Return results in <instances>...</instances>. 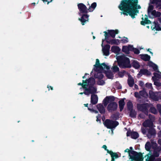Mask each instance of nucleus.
Masks as SVG:
<instances>
[{
	"instance_id": "6e6552de",
	"label": "nucleus",
	"mask_w": 161,
	"mask_h": 161,
	"mask_svg": "<svg viewBox=\"0 0 161 161\" xmlns=\"http://www.w3.org/2000/svg\"><path fill=\"white\" fill-rule=\"evenodd\" d=\"M125 152H128L129 153V156L130 157L129 159H131V160H136L135 155L136 153V152L134 151H130L129 149H126Z\"/></svg>"
},
{
	"instance_id": "c756f323",
	"label": "nucleus",
	"mask_w": 161,
	"mask_h": 161,
	"mask_svg": "<svg viewBox=\"0 0 161 161\" xmlns=\"http://www.w3.org/2000/svg\"><path fill=\"white\" fill-rule=\"evenodd\" d=\"M155 134V131L154 129L153 128L150 129L148 131V134L147 135V136L148 137L150 138V135H154Z\"/></svg>"
},
{
	"instance_id": "de8ad7c7",
	"label": "nucleus",
	"mask_w": 161,
	"mask_h": 161,
	"mask_svg": "<svg viewBox=\"0 0 161 161\" xmlns=\"http://www.w3.org/2000/svg\"><path fill=\"white\" fill-rule=\"evenodd\" d=\"M125 71H123V72H119L118 75L119 76L121 77H123L124 76V73Z\"/></svg>"
},
{
	"instance_id": "58836bf2",
	"label": "nucleus",
	"mask_w": 161,
	"mask_h": 161,
	"mask_svg": "<svg viewBox=\"0 0 161 161\" xmlns=\"http://www.w3.org/2000/svg\"><path fill=\"white\" fill-rule=\"evenodd\" d=\"M105 83V81L103 80H99L97 82V85L100 86H103Z\"/></svg>"
},
{
	"instance_id": "c85d7f7f",
	"label": "nucleus",
	"mask_w": 161,
	"mask_h": 161,
	"mask_svg": "<svg viewBox=\"0 0 161 161\" xmlns=\"http://www.w3.org/2000/svg\"><path fill=\"white\" fill-rule=\"evenodd\" d=\"M125 104L124 100H122L119 101V106L120 111H121L123 110Z\"/></svg>"
},
{
	"instance_id": "c9c22d12",
	"label": "nucleus",
	"mask_w": 161,
	"mask_h": 161,
	"mask_svg": "<svg viewBox=\"0 0 161 161\" xmlns=\"http://www.w3.org/2000/svg\"><path fill=\"white\" fill-rule=\"evenodd\" d=\"M108 153L111 155L112 158H117L118 157V155L116 153H114L112 152L109 151H108Z\"/></svg>"
},
{
	"instance_id": "9d476101",
	"label": "nucleus",
	"mask_w": 161,
	"mask_h": 161,
	"mask_svg": "<svg viewBox=\"0 0 161 161\" xmlns=\"http://www.w3.org/2000/svg\"><path fill=\"white\" fill-rule=\"evenodd\" d=\"M117 104L115 102L110 103L108 105V109L109 111H112L116 109L117 108Z\"/></svg>"
},
{
	"instance_id": "79ce46f5",
	"label": "nucleus",
	"mask_w": 161,
	"mask_h": 161,
	"mask_svg": "<svg viewBox=\"0 0 161 161\" xmlns=\"http://www.w3.org/2000/svg\"><path fill=\"white\" fill-rule=\"evenodd\" d=\"M150 111L151 113L154 114H156L157 113V110L155 108L153 107H151Z\"/></svg>"
},
{
	"instance_id": "9b49d317",
	"label": "nucleus",
	"mask_w": 161,
	"mask_h": 161,
	"mask_svg": "<svg viewBox=\"0 0 161 161\" xmlns=\"http://www.w3.org/2000/svg\"><path fill=\"white\" fill-rule=\"evenodd\" d=\"M110 48V46L108 45H107L104 47H103L102 51L104 55L108 56L109 55Z\"/></svg>"
},
{
	"instance_id": "39448f33",
	"label": "nucleus",
	"mask_w": 161,
	"mask_h": 161,
	"mask_svg": "<svg viewBox=\"0 0 161 161\" xmlns=\"http://www.w3.org/2000/svg\"><path fill=\"white\" fill-rule=\"evenodd\" d=\"M104 124L107 128L111 130H109V132L111 134H113L114 129L119 125V123L116 121L107 119L104 121Z\"/></svg>"
},
{
	"instance_id": "f257e3e1",
	"label": "nucleus",
	"mask_w": 161,
	"mask_h": 161,
	"mask_svg": "<svg viewBox=\"0 0 161 161\" xmlns=\"http://www.w3.org/2000/svg\"><path fill=\"white\" fill-rule=\"evenodd\" d=\"M138 0H122L119 6V9L123 12L121 14L128 15L129 14L132 18L134 19L135 16L139 13L138 9L141 7L138 5Z\"/></svg>"
},
{
	"instance_id": "680f3d73",
	"label": "nucleus",
	"mask_w": 161,
	"mask_h": 161,
	"mask_svg": "<svg viewBox=\"0 0 161 161\" xmlns=\"http://www.w3.org/2000/svg\"><path fill=\"white\" fill-rule=\"evenodd\" d=\"M47 87L49 88V87H50L51 88V90H53V87H52V86H50L49 87L48 86H47Z\"/></svg>"
},
{
	"instance_id": "0e129e2a",
	"label": "nucleus",
	"mask_w": 161,
	"mask_h": 161,
	"mask_svg": "<svg viewBox=\"0 0 161 161\" xmlns=\"http://www.w3.org/2000/svg\"><path fill=\"white\" fill-rule=\"evenodd\" d=\"M84 92H80V93L79 94H83V93L85 94V93H84Z\"/></svg>"
},
{
	"instance_id": "4468645a",
	"label": "nucleus",
	"mask_w": 161,
	"mask_h": 161,
	"mask_svg": "<svg viewBox=\"0 0 161 161\" xmlns=\"http://www.w3.org/2000/svg\"><path fill=\"white\" fill-rule=\"evenodd\" d=\"M137 107L139 110L145 112V114L147 112V110L148 108V107L147 104L138 105Z\"/></svg>"
},
{
	"instance_id": "72a5a7b5",
	"label": "nucleus",
	"mask_w": 161,
	"mask_h": 161,
	"mask_svg": "<svg viewBox=\"0 0 161 161\" xmlns=\"http://www.w3.org/2000/svg\"><path fill=\"white\" fill-rule=\"evenodd\" d=\"M140 73L142 74L150 75L151 73L147 70L143 69L140 70Z\"/></svg>"
},
{
	"instance_id": "5701e85b",
	"label": "nucleus",
	"mask_w": 161,
	"mask_h": 161,
	"mask_svg": "<svg viewBox=\"0 0 161 161\" xmlns=\"http://www.w3.org/2000/svg\"><path fill=\"white\" fill-rule=\"evenodd\" d=\"M140 56L141 58L145 61H148L150 58V56L147 54L141 55Z\"/></svg>"
},
{
	"instance_id": "a19ab883",
	"label": "nucleus",
	"mask_w": 161,
	"mask_h": 161,
	"mask_svg": "<svg viewBox=\"0 0 161 161\" xmlns=\"http://www.w3.org/2000/svg\"><path fill=\"white\" fill-rule=\"evenodd\" d=\"M150 143L149 142H147L145 145V149L147 151H149L150 150Z\"/></svg>"
},
{
	"instance_id": "473e14b6",
	"label": "nucleus",
	"mask_w": 161,
	"mask_h": 161,
	"mask_svg": "<svg viewBox=\"0 0 161 161\" xmlns=\"http://www.w3.org/2000/svg\"><path fill=\"white\" fill-rule=\"evenodd\" d=\"M139 92L140 95L144 97H146L148 96L147 93L144 89H143L142 91H140Z\"/></svg>"
},
{
	"instance_id": "13d9d810",
	"label": "nucleus",
	"mask_w": 161,
	"mask_h": 161,
	"mask_svg": "<svg viewBox=\"0 0 161 161\" xmlns=\"http://www.w3.org/2000/svg\"><path fill=\"white\" fill-rule=\"evenodd\" d=\"M158 142L159 144L161 145V139H160L158 140Z\"/></svg>"
},
{
	"instance_id": "20e7f679",
	"label": "nucleus",
	"mask_w": 161,
	"mask_h": 161,
	"mask_svg": "<svg viewBox=\"0 0 161 161\" xmlns=\"http://www.w3.org/2000/svg\"><path fill=\"white\" fill-rule=\"evenodd\" d=\"M109 69L108 66L104 63L100 64L99 60L97 59L96 60V64L94 65V69L97 72L95 75V77L99 79H102L103 75L102 73L106 72V69L108 70Z\"/></svg>"
},
{
	"instance_id": "a878e982",
	"label": "nucleus",
	"mask_w": 161,
	"mask_h": 161,
	"mask_svg": "<svg viewBox=\"0 0 161 161\" xmlns=\"http://www.w3.org/2000/svg\"><path fill=\"white\" fill-rule=\"evenodd\" d=\"M97 108L100 113H104L105 112V110L102 105L101 104H98L97 106Z\"/></svg>"
},
{
	"instance_id": "0eeeda50",
	"label": "nucleus",
	"mask_w": 161,
	"mask_h": 161,
	"mask_svg": "<svg viewBox=\"0 0 161 161\" xmlns=\"http://www.w3.org/2000/svg\"><path fill=\"white\" fill-rule=\"evenodd\" d=\"M104 33H105V39L106 40V41L108 43L111 44H114L116 45H118L120 43V42L119 40L118 39H113L109 40L107 38V32L106 31H104Z\"/></svg>"
},
{
	"instance_id": "412c9836",
	"label": "nucleus",
	"mask_w": 161,
	"mask_h": 161,
	"mask_svg": "<svg viewBox=\"0 0 161 161\" xmlns=\"http://www.w3.org/2000/svg\"><path fill=\"white\" fill-rule=\"evenodd\" d=\"M153 125L152 119L151 120H148L145 122L143 124V125L144 127H152Z\"/></svg>"
},
{
	"instance_id": "cd10ccee",
	"label": "nucleus",
	"mask_w": 161,
	"mask_h": 161,
	"mask_svg": "<svg viewBox=\"0 0 161 161\" xmlns=\"http://www.w3.org/2000/svg\"><path fill=\"white\" fill-rule=\"evenodd\" d=\"M132 64V66L136 69L139 68L140 66V65L138 62L136 60L133 61Z\"/></svg>"
},
{
	"instance_id": "393cba45",
	"label": "nucleus",
	"mask_w": 161,
	"mask_h": 161,
	"mask_svg": "<svg viewBox=\"0 0 161 161\" xmlns=\"http://www.w3.org/2000/svg\"><path fill=\"white\" fill-rule=\"evenodd\" d=\"M152 80L154 81V84L158 88L161 86V83L158 81V80H155L154 77H153Z\"/></svg>"
},
{
	"instance_id": "e433bc0d",
	"label": "nucleus",
	"mask_w": 161,
	"mask_h": 161,
	"mask_svg": "<svg viewBox=\"0 0 161 161\" xmlns=\"http://www.w3.org/2000/svg\"><path fill=\"white\" fill-rule=\"evenodd\" d=\"M153 5L151 4H149V7L148 9V15H150L151 12L153 11Z\"/></svg>"
},
{
	"instance_id": "8fccbe9b",
	"label": "nucleus",
	"mask_w": 161,
	"mask_h": 161,
	"mask_svg": "<svg viewBox=\"0 0 161 161\" xmlns=\"http://www.w3.org/2000/svg\"><path fill=\"white\" fill-rule=\"evenodd\" d=\"M135 96L137 98H140V95L139 94V93L138 92H135L134 93Z\"/></svg>"
},
{
	"instance_id": "f3484780",
	"label": "nucleus",
	"mask_w": 161,
	"mask_h": 161,
	"mask_svg": "<svg viewBox=\"0 0 161 161\" xmlns=\"http://www.w3.org/2000/svg\"><path fill=\"white\" fill-rule=\"evenodd\" d=\"M152 30L155 31H161V27H160L158 24L155 22H153L151 27Z\"/></svg>"
},
{
	"instance_id": "69168bd1",
	"label": "nucleus",
	"mask_w": 161,
	"mask_h": 161,
	"mask_svg": "<svg viewBox=\"0 0 161 161\" xmlns=\"http://www.w3.org/2000/svg\"><path fill=\"white\" fill-rule=\"evenodd\" d=\"M88 105V104H84L85 106H86V107H87Z\"/></svg>"
},
{
	"instance_id": "bf43d9fd",
	"label": "nucleus",
	"mask_w": 161,
	"mask_h": 161,
	"mask_svg": "<svg viewBox=\"0 0 161 161\" xmlns=\"http://www.w3.org/2000/svg\"><path fill=\"white\" fill-rule=\"evenodd\" d=\"M139 116L141 118H144V116L142 114H140Z\"/></svg>"
},
{
	"instance_id": "f8f14e48",
	"label": "nucleus",
	"mask_w": 161,
	"mask_h": 161,
	"mask_svg": "<svg viewBox=\"0 0 161 161\" xmlns=\"http://www.w3.org/2000/svg\"><path fill=\"white\" fill-rule=\"evenodd\" d=\"M133 49V46L130 45L124 46L123 47L122 50L126 53H129V51H132Z\"/></svg>"
},
{
	"instance_id": "7ed1b4c3",
	"label": "nucleus",
	"mask_w": 161,
	"mask_h": 161,
	"mask_svg": "<svg viewBox=\"0 0 161 161\" xmlns=\"http://www.w3.org/2000/svg\"><path fill=\"white\" fill-rule=\"evenodd\" d=\"M95 80L94 78H90L88 80H86L84 81L83 80L82 83H80L78 84L79 85H81L82 87L85 90V94L86 95H89L90 93H97V88L96 87L93 86L95 84Z\"/></svg>"
},
{
	"instance_id": "4c0bfd02",
	"label": "nucleus",
	"mask_w": 161,
	"mask_h": 161,
	"mask_svg": "<svg viewBox=\"0 0 161 161\" xmlns=\"http://www.w3.org/2000/svg\"><path fill=\"white\" fill-rule=\"evenodd\" d=\"M121 41L122 43H126L129 42V40L127 37H123L121 38Z\"/></svg>"
},
{
	"instance_id": "ddd939ff",
	"label": "nucleus",
	"mask_w": 161,
	"mask_h": 161,
	"mask_svg": "<svg viewBox=\"0 0 161 161\" xmlns=\"http://www.w3.org/2000/svg\"><path fill=\"white\" fill-rule=\"evenodd\" d=\"M78 8L80 10V14L82 13H86L87 10L86 6L82 3H80L78 5Z\"/></svg>"
},
{
	"instance_id": "423d86ee",
	"label": "nucleus",
	"mask_w": 161,
	"mask_h": 161,
	"mask_svg": "<svg viewBox=\"0 0 161 161\" xmlns=\"http://www.w3.org/2000/svg\"><path fill=\"white\" fill-rule=\"evenodd\" d=\"M148 65L149 66L152 67L154 70L155 71L153 73L154 76L155 78V80H158L161 78V73L158 70L157 66L153 63L150 62H149Z\"/></svg>"
},
{
	"instance_id": "09e8293b",
	"label": "nucleus",
	"mask_w": 161,
	"mask_h": 161,
	"mask_svg": "<svg viewBox=\"0 0 161 161\" xmlns=\"http://www.w3.org/2000/svg\"><path fill=\"white\" fill-rule=\"evenodd\" d=\"M157 108L159 111V112L161 113V105L158 104L157 106Z\"/></svg>"
},
{
	"instance_id": "a211bd4d",
	"label": "nucleus",
	"mask_w": 161,
	"mask_h": 161,
	"mask_svg": "<svg viewBox=\"0 0 161 161\" xmlns=\"http://www.w3.org/2000/svg\"><path fill=\"white\" fill-rule=\"evenodd\" d=\"M161 13L159 12H157L155 10L151 12L150 15H149V16L151 18H153L155 17H158L160 16Z\"/></svg>"
},
{
	"instance_id": "f704fd0d",
	"label": "nucleus",
	"mask_w": 161,
	"mask_h": 161,
	"mask_svg": "<svg viewBox=\"0 0 161 161\" xmlns=\"http://www.w3.org/2000/svg\"><path fill=\"white\" fill-rule=\"evenodd\" d=\"M97 4L95 3H93L91 7L89 8L88 10L90 12L92 11L96 7Z\"/></svg>"
},
{
	"instance_id": "2eb2a0df",
	"label": "nucleus",
	"mask_w": 161,
	"mask_h": 161,
	"mask_svg": "<svg viewBox=\"0 0 161 161\" xmlns=\"http://www.w3.org/2000/svg\"><path fill=\"white\" fill-rule=\"evenodd\" d=\"M88 18V16L87 15L84 14L82 15L81 19L79 18V19L81 21L82 25H84L86 22L88 21L89 19Z\"/></svg>"
},
{
	"instance_id": "e2e57ef3",
	"label": "nucleus",
	"mask_w": 161,
	"mask_h": 161,
	"mask_svg": "<svg viewBox=\"0 0 161 161\" xmlns=\"http://www.w3.org/2000/svg\"><path fill=\"white\" fill-rule=\"evenodd\" d=\"M115 161L114 158H112V160H111V161Z\"/></svg>"
},
{
	"instance_id": "864d4df0",
	"label": "nucleus",
	"mask_w": 161,
	"mask_h": 161,
	"mask_svg": "<svg viewBox=\"0 0 161 161\" xmlns=\"http://www.w3.org/2000/svg\"><path fill=\"white\" fill-rule=\"evenodd\" d=\"M139 85L141 86H142L144 85V83L143 81H140L139 82Z\"/></svg>"
},
{
	"instance_id": "49530a36",
	"label": "nucleus",
	"mask_w": 161,
	"mask_h": 161,
	"mask_svg": "<svg viewBox=\"0 0 161 161\" xmlns=\"http://www.w3.org/2000/svg\"><path fill=\"white\" fill-rule=\"evenodd\" d=\"M132 50H133L134 53L136 54H138L140 53V51L137 49L134 48H133V49Z\"/></svg>"
},
{
	"instance_id": "bb28decb",
	"label": "nucleus",
	"mask_w": 161,
	"mask_h": 161,
	"mask_svg": "<svg viewBox=\"0 0 161 161\" xmlns=\"http://www.w3.org/2000/svg\"><path fill=\"white\" fill-rule=\"evenodd\" d=\"M112 97H106L103 101V103L105 106H106L108 103L111 102V100L113 99Z\"/></svg>"
},
{
	"instance_id": "2f4dec72",
	"label": "nucleus",
	"mask_w": 161,
	"mask_h": 161,
	"mask_svg": "<svg viewBox=\"0 0 161 161\" xmlns=\"http://www.w3.org/2000/svg\"><path fill=\"white\" fill-rule=\"evenodd\" d=\"M130 135L131 137L134 139L137 138L139 136L138 133L136 132H131Z\"/></svg>"
},
{
	"instance_id": "5fc2aeb1",
	"label": "nucleus",
	"mask_w": 161,
	"mask_h": 161,
	"mask_svg": "<svg viewBox=\"0 0 161 161\" xmlns=\"http://www.w3.org/2000/svg\"><path fill=\"white\" fill-rule=\"evenodd\" d=\"M103 148H104L106 150H107V152H108V151H109L107 149V147L106 145H104L103 146Z\"/></svg>"
},
{
	"instance_id": "f03ea898",
	"label": "nucleus",
	"mask_w": 161,
	"mask_h": 161,
	"mask_svg": "<svg viewBox=\"0 0 161 161\" xmlns=\"http://www.w3.org/2000/svg\"><path fill=\"white\" fill-rule=\"evenodd\" d=\"M111 51L116 54V58L119 66L122 68L130 67V65L128 58L122 54L119 53L120 49L117 46H113L111 48Z\"/></svg>"
},
{
	"instance_id": "4d7b16f0",
	"label": "nucleus",
	"mask_w": 161,
	"mask_h": 161,
	"mask_svg": "<svg viewBox=\"0 0 161 161\" xmlns=\"http://www.w3.org/2000/svg\"><path fill=\"white\" fill-rule=\"evenodd\" d=\"M159 155V154L158 153H157L155 154H154V156L156 157H158V156Z\"/></svg>"
},
{
	"instance_id": "6e6d98bb",
	"label": "nucleus",
	"mask_w": 161,
	"mask_h": 161,
	"mask_svg": "<svg viewBox=\"0 0 161 161\" xmlns=\"http://www.w3.org/2000/svg\"><path fill=\"white\" fill-rule=\"evenodd\" d=\"M96 121L97 122L99 121V123H100L101 122L100 120L99 119V117L98 116H97V119Z\"/></svg>"
},
{
	"instance_id": "a18cd8bd",
	"label": "nucleus",
	"mask_w": 161,
	"mask_h": 161,
	"mask_svg": "<svg viewBox=\"0 0 161 161\" xmlns=\"http://www.w3.org/2000/svg\"><path fill=\"white\" fill-rule=\"evenodd\" d=\"M146 86L149 89H152L153 88L152 84L151 83H147L146 84Z\"/></svg>"
},
{
	"instance_id": "774afa93",
	"label": "nucleus",
	"mask_w": 161,
	"mask_h": 161,
	"mask_svg": "<svg viewBox=\"0 0 161 161\" xmlns=\"http://www.w3.org/2000/svg\"><path fill=\"white\" fill-rule=\"evenodd\" d=\"M130 149L131 150L132 149V147H130Z\"/></svg>"
},
{
	"instance_id": "6ab92c4d",
	"label": "nucleus",
	"mask_w": 161,
	"mask_h": 161,
	"mask_svg": "<svg viewBox=\"0 0 161 161\" xmlns=\"http://www.w3.org/2000/svg\"><path fill=\"white\" fill-rule=\"evenodd\" d=\"M98 101V97L96 95H92L91 98V103L93 104H96Z\"/></svg>"
},
{
	"instance_id": "3c124183",
	"label": "nucleus",
	"mask_w": 161,
	"mask_h": 161,
	"mask_svg": "<svg viewBox=\"0 0 161 161\" xmlns=\"http://www.w3.org/2000/svg\"><path fill=\"white\" fill-rule=\"evenodd\" d=\"M88 108V109L89 110H90L91 111V112H94V113H98V112L97 111H96V110H94L91 109L90 108Z\"/></svg>"
},
{
	"instance_id": "1a4fd4ad",
	"label": "nucleus",
	"mask_w": 161,
	"mask_h": 161,
	"mask_svg": "<svg viewBox=\"0 0 161 161\" xmlns=\"http://www.w3.org/2000/svg\"><path fill=\"white\" fill-rule=\"evenodd\" d=\"M149 94L151 98L155 101L158 100L159 99V96L160 93L157 92H154L152 91H150L149 92Z\"/></svg>"
},
{
	"instance_id": "052dcab7",
	"label": "nucleus",
	"mask_w": 161,
	"mask_h": 161,
	"mask_svg": "<svg viewBox=\"0 0 161 161\" xmlns=\"http://www.w3.org/2000/svg\"><path fill=\"white\" fill-rule=\"evenodd\" d=\"M135 87L136 89H138V86L137 85H135Z\"/></svg>"
},
{
	"instance_id": "338daca9",
	"label": "nucleus",
	"mask_w": 161,
	"mask_h": 161,
	"mask_svg": "<svg viewBox=\"0 0 161 161\" xmlns=\"http://www.w3.org/2000/svg\"><path fill=\"white\" fill-rule=\"evenodd\" d=\"M150 53L152 54V55H153V53L151 51H150Z\"/></svg>"
},
{
	"instance_id": "4be33fe9",
	"label": "nucleus",
	"mask_w": 161,
	"mask_h": 161,
	"mask_svg": "<svg viewBox=\"0 0 161 161\" xmlns=\"http://www.w3.org/2000/svg\"><path fill=\"white\" fill-rule=\"evenodd\" d=\"M128 83L129 86L132 87L134 84V81L133 78L130 75H129L128 80Z\"/></svg>"
},
{
	"instance_id": "dca6fc26",
	"label": "nucleus",
	"mask_w": 161,
	"mask_h": 161,
	"mask_svg": "<svg viewBox=\"0 0 161 161\" xmlns=\"http://www.w3.org/2000/svg\"><path fill=\"white\" fill-rule=\"evenodd\" d=\"M107 32V34H108L111 36L113 38H114L115 36V35L116 34H118L119 32V31L118 30H108L107 31V32ZM107 38H108V37H107Z\"/></svg>"
},
{
	"instance_id": "7c9ffc66",
	"label": "nucleus",
	"mask_w": 161,
	"mask_h": 161,
	"mask_svg": "<svg viewBox=\"0 0 161 161\" xmlns=\"http://www.w3.org/2000/svg\"><path fill=\"white\" fill-rule=\"evenodd\" d=\"M146 17H145V19L144 20H142L141 22V24L142 25H144L147 24H149L151 23L150 21L148 20L147 19V16H146Z\"/></svg>"
},
{
	"instance_id": "ea45409f",
	"label": "nucleus",
	"mask_w": 161,
	"mask_h": 161,
	"mask_svg": "<svg viewBox=\"0 0 161 161\" xmlns=\"http://www.w3.org/2000/svg\"><path fill=\"white\" fill-rule=\"evenodd\" d=\"M127 106L128 108L130 110H132L133 108V105L132 103L130 102H128L127 103Z\"/></svg>"
},
{
	"instance_id": "37998d69",
	"label": "nucleus",
	"mask_w": 161,
	"mask_h": 161,
	"mask_svg": "<svg viewBox=\"0 0 161 161\" xmlns=\"http://www.w3.org/2000/svg\"><path fill=\"white\" fill-rule=\"evenodd\" d=\"M136 113L135 111L131 110V111L130 114V116L131 117H134L136 116Z\"/></svg>"
},
{
	"instance_id": "aec40b11",
	"label": "nucleus",
	"mask_w": 161,
	"mask_h": 161,
	"mask_svg": "<svg viewBox=\"0 0 161 161\" xmlns=\"http://www.w3.org/2000/svg\"><path fill=\"white\" fill-rule=\"evenodd\" d=\"M150 2L152 3H155L157 7L161 8V0H150Z\"/></svg>"
},
{
	"instance_id": "c03bdc74",
	"label": "nucleus",
	"mask_w": 161,
	"mask_h": 161,
	"mask_svg": "<svg viewBox=\"0 0 161 161\" xmlns=\"http://www.w3.org/2000/svg\"><path fill=\"white\" fill-rule=\"evenodd\" d=\"M112 69L114 72H116L119 71V68L116 66H114Z\"/></svg>"
},
{
	"instance_id": "603ef678",
	"label": "nucleus",
	"mask_w": 161,
	"mask_h": 161,
	"mask_svg": "<svg viewBox=\"0 0 161 161\" xmlns=\"http://www.w3.org/2000/svg\"><path fill=\"white\" fill-rule=\"evenodd\" d=\"M142 132L143 134H145L146 133V129H144L143 128H142Z\"/></svg>"
},
{
	"instance_id": "b1692460",
	"label": "nucleus",
	"mask_w": 161,
	"mask_h": 161,
	"mask_svg": "<svg viewBox=\"0 0 161 161\" xmlns=\"http://www.w3.org/2000/svg\"><path fill=\"white\" fill-rule=\"evenodd\" d=\"M105 74L107 77L108 78L112 79L114 78L113 74L112 72L109 71H106V70Z\"/></svg>"
}]
</instances>
